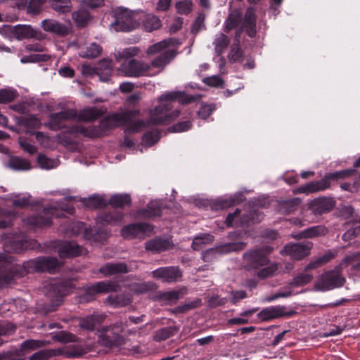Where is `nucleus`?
<instances>
[{"label": "nucleus", "mask_w": 360, "mask_h": 360, "mask_svg": "<svg viewBox=\"0 0 360 360\" xmlns=\"http://www.w3.org/2000/svg\"><path fill=\"white\" fill-rule=\"evenodd\" d=\"M61 265L56 257H38L23 263L22 266L15 265L11 267L8 274L4 275L1 278L6 284H11L16 278L24 276L26 274L35 271H54Z\"/></svg>", "instance_id": "7ed1b4c3"}, {"label": "nucleus", "mask_w": 360, "mask_h": 360, "mask_svg": "<svg viewBox=\"0 0 360 360\" xmlns=\"http://www.w3.org/2000/svg\"><path fill=\"white\" fill-rule=\"evenodd\" d=\"M246 243L243 242H234L226 243L217 248H210L202 253V257L204 262L212 261L217 255L225 254L233 251H239L244 249Z\"/></svg>", "instance_id": "4468645a"}, {"label": "nucleus", "mask_w": 360, "mask_h": 360, "mask_svg": "<svg viewBox=\"0 0 360 360\" xmlns=\"http://www.w3.org/2000/svg\"><path fill=\"white\" fill-rule=\"evenodd\" d=\"M229 39L226 34L219 33L216 35L213 41V45L215 53L217 56H220L224 52L229 44Z\"/></svg>", "instance_id": "c9c22d12"}, {"label": "nucleus", "mask_w": 360, "mask_h": 360, "mask_svg": "<svg viewBox=\"0 0 360 360\" xmlns=\"http://www.w3.org/2000/svg\"><path fill=\"white\" fill-rule=\"evenodd\" d=\"M52 338L53 340L62 343L75 342L77 341V338L75 335L66 331H60L53 335Z\"/></svg>", "instance_id": "3c124183"}, {"label": "nucleus", "mask_w": 360, "mask_h": 360, "mask_svg": "<svg viewBox=\"0 0 360 360\" xmlns=\"http://www.w3.org/2000/svg\"><path fill=\"white\" fill-rule=\"evenodd\" d=\"M256 22L257 18L254 8H248L243 17L240 8L231 9L229 16L224 22V31L229 32L231 30L240 27L236 33V40H238V38L240 37L243 31H245L250 37H254L257 33Z\"/></svg>", "instance_id": "f03ea898"}, {"label": "nucleus", "mask_w": 360, "mask_h": 360, "mask_svg": "<svg viewBox=\"0 0 360 360\" xmlns=\"http://www.w3.org/2000/svg\"><path fill=\"white\" fill-rule=\"evenodd\" d=\"M202 304L200 299H196L191 302L186 303L176 307V311L180 313H185L191 309L197 308Z\"/></svg>", "instance_id": "e2e57ef3"}, {"label": "nucleus", "mask_w": 360, "mask_h": 360, "mask_svg": "<svg viewBox=\"0 0 360 360\" xmlns=\"http://www.w3.org/2000/svg\"><path fill=\"white\" fill-rule=\"evenodd\" d=\"M35 247V241L25 236H9L4 239V248L6 252L21 253Z\"/></svg>", "instance_id": "9b49d317"}, {"label": "nucleus", "mask_w": 360, "mask_h": 360, "mask_svg": "<svg viewBox=\"0 0 360 360\" xmlns=\"http://www.w3.org/2000/svg\"><path fill=\"white\" fill-rule=\"evenodd\" d=\"M214 241V236L209 233H202L193 238L192 248L193 250H199L204 248V245L212 243Z\"/></svg>", "instance_id": "58836bf2"}, {"label": "nucleus", "mask_w": 360, "mask_h": 360, "mask_svg": "<svg viewBox=\"0 0 360 360\" xmlns=\"http://www.w3.org/2000/svg\"><path fill=\"white\" fill-rule=\"evenodd\" d=\"M51 344L49 340H27L20 345L21 350L25 354L31 351L38 349Z\"/></svg>", "instance_id": "2f4dec72"}, {"label": "nucleus", "mask_w": 360, "mask_h": 360, "mask_svg": "<svg viewBox=\"0 0 360 360\" xmlns=\"http://www.w3.org/2000/svg\"><path fill=\"white\" fill-rule=\"evenodd\" d=\"M18 96V91L12 88L0 89V103L13 102Z\"/></svg>", "instance_id": "8fccbe9b"}, {"label": "nucleus", "mask_w": 360, "mask_h": 360, "mask_svg": "<svg viewBox=\"0 0 360 360\" xmlns=\"http://www.w3.org/2000/svg\"><path fill=\"white\" fill-rule=\"evenodd\" d=\"M30 195L28 194H19L13 197L12 204L16 207H25L30 204Z\"/></svg>", "instance_id": "4d7b16f0"}, {"label": "nucleus", "mask_w": 360, "mask_h": 360, "mask_svg": "<svg viewBox=\"0 0 360 360\" xmlns=\"http://www.w3.org/2000/svg\"><path fill=\"white\" fill-rule=\"evenodd\" d=\"M109 203L113 207H123L130 205L131 198L127 194L114 195L110 198Z\"/></svg>", "instance_id": "a18cd8bd"}, {"label": "nucleus", "mask_w": 360, "mask_h": 360, "mask_svg": "<svg viewBox=\"0 0 360 360\" xmlns=\"http://www.w3.org/2000/svg\"><path fill=\"white\" fill-rule=\"evenodd\" d=\"M202 304L200 299H196L191 302L186 303L176 307V311L180 313H185L191 309L197 308Z\"/></svg>", "instance_id": "0e129e2a"}, {"label": "nucleus", "mask_w": 360, "mask_h": 360, "mask_svg": "<svg viewBox=\"0 0 360 360\" xmlns=\"http://www.w3.org/2000/svg\"><path fill=\"white\" fill-rule=\"evenodd\" d=\"M60 350L53 349H42L34 353L29 357V360H48L52 356L59 354Z\"/></svg>", "instance_id": "37998d69"}, {"label": "nucleus", "mask_w": 360, "mask_h": 360, "mask_svg": "<svg viewBox=\"0 0 360 360\" xmlns=\"http://www.w3.org/2000/svg\"><path fill=\"white\" fill-rule=\"evenodd\" d=\"M176 53L175 50L169 49L153 59L149 63V77H153L160 73L165 68L174 58Z\"/></svg>", "instance_id": "ddd939ff"}, {"label": "nucleus", "mask_w": 360, "mask_h": 360, "mask_svg": "<svg viewBox=\"0 0 360 360\" xmlns=\"http://www.w3.org/2000/svg\"><path fill=\"white\" fill-rule=\"evenodd\" d=\"M141 50L136 46H131L123 49L122 51H118L116 53L117 58H131L136 56L139 54Z\"/></svg>", "instance_id": "bf43d9fd"}, {"label": "nucleus", "mask_w": 360, "mask_h": 360, "mask_svg": "<svg viewBox=\"0 0 360 360\" xmlns=\"http://www.w3.org/2000/svg\"><path fill=\"white\" fill-rule=\"evenodd\" d=\"M84 248L75 242L63 241L58 247V254L60 258L77 257L83 254Z\"/></svg>", "instance_id": "412c9836"}, {"label": "nucleus", "mask_w": 360, "mask_h": 360, "mask_svg": "<svg viewBox=\"0 0 360 360\" xmlns=\"http://www.w3.org/2000/svg\"><path fill=\"white\" fill-rule=\"evenodd\" d=\"M105 319V314H94L80 319L79 326L84 330L92 331L94 330L96 326L103 323Z\"/></svg>", "instance_id": "a878e982"}, {"label": "nucleus", "mask_w": 360, "mask_h": 360, "mask_svg": "<svg viewBox=\"0 0 360 360\" xmlns=\"http://www.w3.org/2000/svg\"><path fill=\"white\" fill-rule=\"evenodd\" d=\"M193 3L191 0H184L176 4V8L181 14H187L192 10Z\"/></svg>", "instance_id": "680f3d73"}, {"label": "nucleus", "mask_w": 360, "mask_h": 360, "mask_svg": "<svg viewBox=\"0 0 360 360\" xmlns=\"http://www.w3.org/2000/svg\"><path fill=\"white\" fill-rule=\"evenodd\" d=\"M172 42V39L162 40L148 46L146 53L148 56L156 54L167 49Z\"/></svg>", "instance_id": "c03bdc74"}, {"label": "nucleus", "mask_w": 360, "mask_h": 360, "mask_svg": "<svg viewBox=\"0 0 360 360\" xmlns=\"http://www.w3.org/2000/svg\"><path fill=\"white\" fill-rule=\"evenodd\" d=\"M271 252L269 247L252 250L244 254L243 258L250 268H262L257 273L259 278H265L273 276L278 270L276 263H271L268 259V255Z\"/></svg>", "instance_id": "423d86ee"}, {"label": "nucleus", "mask_w": 360, "mask_h": 360, "mask_svg": "<svg viewBox=\"0 0 360 360\" xmlns=\"http://www.w3.org/2000/svg\"><path fill=\"white\" fill-rule=\"evenodd\" d=\"M143 15H140V24L143 23V28L147 32H152L161 26V21L158 17L153 14H146L143 11H139Z\"/></svg>", "instance_id": "bb28decb"}, {"label": "nucleus", "mask_w": 360, "mask_h": 360, "mask_svg": "<svg viewBox=\"0 0 360 360\" xmlns=\"http://www.w3.org/2000/svg\"><path fill=\"white\" fill-rule=\"evenodd\" d=\"M327 233L328 229L326 226L322 225H318L303 230L300 233L299 236L300 238H311L314 237L324 236Z\"/></svg>", "instance_id": "72a5a7b5"}, {"label": "nucleus", "mask_w": 360, "mask_h": 360, "mask_svg": "<svg viewBox=\"0 0 360 360\" xmlns=\"http://www.w3.org/2000/svg\"><path fill=\"white\" fill-rule=\"evenodd\" d=\"M101 51L102 48L100 45L91 43L85 49H82L79 52V55L82 58H95L101 55Z\"/></svg>", "instance_id": "e433bc0d"}, {"label": "nucleus", "mask_w": 360, "mask_h": 360, "mask_svg": "<svg viewBox=\"0 0 360 360\" xmlns=\"http://www.w3.org/2000/svg\"><path fill=\"white\" fill-rule=\"evenodd\" d=\"M153 232V226L148 223H136L122 228L121 234L125 239L144 238Z\"/></svg>", "instance_id": "f8f14e48"}, {"label": "nucleus", "mask_w": 360, "mask_h": 360, "mask_svg": "<svg viewBox=\"0 0 360 360\" xmlns=\"http://www.w3.org/2000/svg\"><path fill=\"white\" fill-rule=\"evenodd\" d=\"M115 21L110 24V28L116 32H129L140 25L139 11H131L126 8H117L114 12Z\"/></svg>", "instance_id": "0eeeda50"}, {"label": "nucleus", "mask_w": 360, "mask_h": 360, "mask_svg": "<svg viewBox=\"0 0 360 360\" xmlns=\"http://www.w3.org/2000/svg\"><path fill=\"white\" fill-rule=\"evenodd\" d=\"M156 285L151 282L136 283L131 286V290L136 294H142L153 290Z\"/></svg>", "instance_id": "5fc2aeb1"}, {"label": "nucleus", "mask_w": 360, "mask_h": 360, "mask_svg": "<svg viewBox=\"0 0 360 360\" xmlns=\"http://www.w3.org/2000/svg\"><path fill=\"white\" fill-rule=\"evenodd\" d=\"M105 112V110L103 108H98L96 107H90L83 109L79 112H77V117L75 120L91 122L101 117Z\"/></svg>", "instance_id": "393cba45"}, {"label": "nucleus", "mask_w": 360, "mask_h": 360, "mask_svg": "<svg viewBox=\"0 0 360 360\" xmlns=\"http://www.w3.org/2000/svg\"><path fill=\"white\" fill-rule=\"evenodd\" d=\"M242 51L238 44H234L231 46V49L229 53V59L231 62H240L242 58Z\"/></svg>", "instance_id": "052dcab7"}, {"label": "nucleus", "mask_w": 360, "mask_h": 360, "mask_svg": "<svg viewBox=\"0 0 360 360\" xmlns=\"http://www.w3.org/2000/svg\"><path fill=\"white\" fill-rule=\"evenodd\" d=\"M184 94L181 91H170L161 95L158 98L159 105L149 111V118L147 122L141 120H133L139 115V110H128L108 115L102 120L98 126L84 127L75 125L70 129L71 134H81L84 136L94 138L104 134L103 127L112 128L122 125H127L129 132H138L148 125L167 124L176 118L179 112L172 109V102L179 101L181 103L191 102V98H184Z\"/></svg>", "instance_id": "f257e3e1"}, {"label": "nucleus", "mask_w": 360, "mask_h": 360, "mask_svg": "<svg viewBox=\"0 0 360 360\" xmlns=\"http://www.w3.org/2000/svg\"><path fill=\"white\" fill-rule=\"evenodd\" d=\"M124 217L122 212L112 210V212H104L101 213L98 219L103 224H116L120 222Z\"/></svg>", "instance_id": "7c9ffc66"}, {"label": "nucleus", "mask_w": 360, "mask_h": 360, "mask_svg": "<svg viewBox=\"0 0 360 360\" xmlns=\"http://www.w3.org/2000/svg\"><path fill=\"white\" fill-rule=\"evenodd\" d=\"M58 350H60L59 354H63L68 358L80 357L86 353L84 349L77 345H71Z\"/></svg>", "instance_id": "79ce46f5"}, {"label": "nucleus", "mask_w": 360, "mask_h": 360, "mask_svg": "<svg viewBox=\"0 0 360 360\" xmlns=\"http://www.w3.org/2000/svg\"><path fill=\"white\" fill-rule=\"evenodd\" d=\"M120 288V285L116 281H99L88 287L84 293L81 296L80 301L88 302L94 299L97 293H108L116 292Z\"/></svg>", "instance_id": "9d476101"}, {"label": "nucleus", "mask_w": 360, "mask_h": 360, "mask_svg": "<svg viewBox=\"0 0 360 360\" xmlns=\"http://www.w3.org/2000/svg\"><path fill=\"white\" fill-rule=\"evenodd\" d=\"M215 110L214 105L212 104H202L200 108L198 111L199 117L202 119H206L210 114Z\"/></svg>", "instance_id": "774afa93"}, {"label": "nucleus", "mask_w": 360, "mask_h": 360, "mask_svg": "<svg viewBox=\"0 0 360 360\" xmlns=\"http://www.w3.org/2000/svg\"><path fill=\"white\" fill-rule=\"evenodd\" d=\"M43 29L49 32L58 35H65L68 33V28L54 20H44L41 22Z\"/></svg>", "instance_id": "cd10ccee"}, {"label": "nucleus", "mask_w": 360, "mask_h": 360, "mask_svg": "<svg viewBox=\"0 0 360 360\" xmlns=\"http://www.w3.org/2000/svg\"><path fill=\"white\" fill-rule=\"evenodd\" d=\"M335 255L331 251H328L325 253L323 256H321L316 259L311 261L309 264L306 266L307 270L315 269L319 266H321L329 261H330L333 258H334Z\"/></svg>", "instance_id": "ea45409f"}, {"label": "nucleus", "mask_w": 360, "mask_h": 360, "mask_svg": "<svg viewBox=\"0 0 360 360\" xmlns=\"http://www.w3.org/2000/svg\"><path fill=\"white\" fill-rule=\"evenodd\" d=\"M183 289L179 290H171L160 295V299L167 304H175L184 295Z\"/></svg>", "instance_id": "a19ab883"}, {"label": "nucleus", "mask_w": 360, "mask_h": 360, "mask_svg": "<svg viewBox=\"0 0 360 360\" xmlns=\"http://www.w3.org/2000/svg\"><path fill=\"white\" fill-rule=\"evenodd\" d=\"M67 287L61 283H51L48 286L47 296L53 304L58 305L61 303L63 297L67 295Z\"/></svg>", "instance_id": "5701e85b"}, {"label": "nucleus", "mask_w": 360, "mask_h": 360, "mask_svg": "<svg viewBox=\"0 0 360 360\" xmlns=\"http://www.w3.org/2000/svg\"><path fill=\"white\" fill-rule=\"evenodd\" d=\"M309 270H304L294 277L290 283V285L300 287L309 283L313 280V274L309 272Z\"/></svg>", "instance_id": "4c0bfd02"}, {"label": "nucleus", "mask_w": 360, "mask_h": 360, "mask_svg": "<svg viewBox=\"0 0 360 360\" xmlns=\"http://www.w3.org/2000/svg\"><path fill=\"white\" fill-rule=\"evenodd\" d=\"M242 194H238L229 198L220 199L217 201V205L221 209L233 206L242 201Z\"/></svg>", "instance_id": "603ef678"}, {"label": "nucleus", "mask_w": 360, "mask_h": 360, "mask_svg": "<svg viewBox=\"0 0 360 360\" xmlns=\"http://www.w3.org/2000/svg\"><path fill=\"white\" fill-rule=\"evenodd\" d=\"M77 117V110L68 109L57 113L50 115L49 122L46 124L52 130H58L63 127V123L68 120H75Z\"/></svg>", "instance_id": "f3484780"}, {"label": "nucleus", "mask_w": 360, "mask_h": 360, "mask_svg": "<svg viewBox=\"0 0 360 360\" xmlns=\"http://www.w3.org/2000/svg\"><path fill=\"white\" fill-rule=\"evenodd\" d=\"M46 0H30L27 11L28 13L37 14L40 12L42 5L46 2Z\"/></svg>", "instance_id": "338daca9"}, {"label": "nucleus", "mask_w": 360, "mask_h": 360, "mask_svg": "<svg viewBox=\"0 0 360 360\" xmlns=\"http://www.w3.org/2000/svg\"><path fill=\"white\" fill-rule=\"evenodd\" d=\"M120 73L128 77H149V63L143 60L131 59L122 63L118 69Z\"/></svg>", "instance_id": "1a4fd4ad"}, {"label": "nucleus", "mask_w": 360, "mask_h": 360, "mask_svg": "<svg viewBox=\"0 0 360 360\" xmlns=\"http://www.w3.org/2000/svg\"><path fill=\"white\" fill-rule=\"evenodd\" d=\"M288 315L284 306L276 305L263 309L258 313L257 317L262 321H268Z\"/></svg>", "instance_id": "aec40b11"}, {"label": "nucleus", "mask_w": 360, "mask_h": 360, "mask_svg": "<svg viewBox=\"0 0 360 360\" xmlns=\"http://www.w3.org/2000/svg\"><path fill=\"white\" fill-rule=\"evenodd\" d=\"M160 139V132L157 130L146 133L142 139V144L146 146H151Z\"/></svg>", "instance_id": "864d4df0"}, {"label": "nucleus", "mask_w": 360, "mask_h": 360, "mask_svg": "<svg viewBox=\"0 0 360 360\" xmlns=\"http://www.w3.org/2000/svg\"><path fill=\"white\" fill-rule=\"evenodd\" d=\"M75 199L74 197H68L64 199V202H54L46 207L38 206L37 215H33L24 219L25 224L32 227H44L51 224V218L53 217H61L63 216V212L72 214L75 208L72 205L65 203V202Z\"/></svg>", "instance_id": "20e7f679"}, {"label": "nucleus", "mask_w": 360, "mask_h": 360, "mask_svg": "<svg viewBox=\"0 0 360 360\" xmlns=\"http://www.w3.org/2000/svg\"><path fill=\"white\" fill-rule=\"evenodd\" d=\"M8 30L13 37L18 40L34 38L38 40L44 39V34L39 30L33 29L30 25H18L14 27L9 26Z\"/></svg>", "instance_id": "dca6fc26"}, {"label": "nucleus", "mask_w": 360, "mask_h": 360, "mask_svg": "<svg viewBox=\"0 0 360 360\" xmlns=\"http://www.w3.org/2000/svg\"><path fill=\"white\" fill-rule=\"evenodd\" d=\"M359 256V253L348 255L333 269L324 271L314 283V288L319 291H328L343 286L346 282V279L342 274L343 266L352 264L353 266L356 265L360 267V262L355 263L356 259Z\"/></svg>", "instance_id": "39448f33"}, {"label": "nucleus", "mask_w": 360, "mask_h": 360, "mask_svg": "<svg viewBox=\"0 0 360 360\" xmlns=\"http://www.w3.org/2000/svg\"><path fill=\"white\" fill-rule=\"evenodd\" d=\"M153 278L165 283H174L182 277V271L177 266L160 267L151 272Z\"/></svg>", "instance_id": "2eb2a0df"}, {"label": "nucleus", "mask_w": 360, "mask_h": 360, "mask_svg": "<svg viewBox=\"0 0 360 360\" xmlns=\"http://www.w3.org/2000/svg\"><path fill=\"white\" fill-rule=\"evenodd\" d=\"M37 163L41 169H51L58 165V160L48 158L45 155L39 154L37 158Z\"/></svg>", "instance_id": "09e8293b"}, {"label": "nucleus", "mask_w": 360, "mask_h": 360, "mask_svg": "<svg viewBox=\"0 0 360 360\" xmlns=\"http://www.w3.org/2000/svg\"><path fill=\"white\" fill-rule=\"evenodd\" d=\"M311 245L309 242L288 244L284 247L283 252L292 259L299 260L309 255Z\"/></svg>", "instance_id": "a211bd4d"}, {"label": "nucleus", "mask_w": 360, "mask_h": 360, "mask_svg": "<svg viewBox=\"0 0 360 360\" xmlns=\"http://www.w3.org/2000/svg\"><path fill=\"white\" fill-rule=\"evenodd\" d=\"M72 18L78 26L83 27L89 21L90 16L86 11L79 10L72 13Z\"/></svg>", "instance_id": "6e6d98bb"}, {"label": "nucleus", "mask_w": 360, "mask_h": 360, "mask_svg": "<svg viewBox=\"0 0 360 360\" xmlns=\"http://www.w3.org/2000/svg\"><path fill=\"white\" fill-rule=\"evenodd\" d=\"M132 301L129 294L122 293L110 295L106 298V303L113 307H122L129 304Z\"/></svg>", "instance_id": "c85d7f7f"}, {"label": "nucleus", "mask_w": 360, "mask_h": 360, "mask_svg": "<svg viewBox=\"0 0 360 360\" xmlns=\"http://www.w3.org/2000/svg\"><path fill=\"white\" fill-rule=\"evenodd\" d=\"M51 6L56 12L65 13L70 11V0H51Z\"/></svg>", "instance_id": "de8ad7c7"}, {"label": "nucleus", "mask_w": 360, "mask_h": 360, "mask_svg": "<svg viewBox=\"0 0 360 360\" xmlns=\"http://www.w3.org/2000/svg\"><path fill=\"white\" fill-rule=\"evenodd\" d=\"M191 127L190 121H184L178 122L168 129L169 132H184L188 130Z\"/></svg>", "instance_id": "69168bd1"}, {"label": "nucleus", "mask_w": 360, "mask_h": 360, "mask_svg": "<svg viewBox=\"0 0 360 360\" xmlns=\"http://www.w3.org/2000/svg\"><path fill=\"white\" fill-rule=\"evenodd\" d=\"M330 186V181L326 174L320 181L308 183L300 186L298 189L300 193H312L326 190Z\"/></svg>", "instance_id": "4be33fe9"}, {"label": "nucleus", "mask_w": 360, "mask_h": 360, "mask_svg": "<svg viewBox=\"0 0 360 360\" xmlns=\"http://www.w3.org/2000/svg\"><path fill=\"white\" fill-rule=\"evenodd\" d=\"M176 333V327H165L155 332L154 339L158 342L164 341L173 336Z\"/></svg>", "instance_id": "49530a36"}, {"label": "nucleus", "mask_w": 360, "mask_h": 360, "mask_svg": "<svg viewBox=\"0 0 360 360\" xmlns=\"http://www.w3.org/2000/svg\"><path fill=\"white\" fill-rule=\"evenodd\" d=\"M334 206L332 199L326 197L316 198L308 203L309 209L314 214H321L330 211Z\"/></svg>", "instance_id": "6ab92c4d"}, {"label": "nucleus", "mask_w": 360, "mask_h": 360, "mask_svg": "<svg viewBox=\"0 0 360 360\" xmlns=\"http://www.w3.org/2000/svg\"><path fill=\"white\" fill-rule=\"evenodd\" d=\"M129 271V269L127 265L124 262L106 263L98 269V272L105 277L119 274H126Z\"/></svg>", "instance_id": "b1692460"}, {"label": "nucleus", "mask_w": 360, "mask_h": 360, "mask_svg": "<svg viewBox=\"0 0 360 360\" xmlns=\"http://www.w3.org/2000/svg\"><path fill=\"white\" fill-rule=\"evenodd\" d=\"M127 323L122 321L104 328L100 332V341L105 346L121 345L124 343V338L121 335Z\"/></svg>", "instance_id": "6e6552de"}, {"label": "nucleus", "mask_w": 360, "mask_h": 360, "mask_svg": "<svg viewBox=\"0 0 360 360\" xmlns=\"http://www.w3.org/2000/svg\"><path fill=\"white\" fill-rule=\"evenodd\" d=\"M7 165L11 169L18 171L30 170L32 168L30 161L17 156L11 157Z\"/></svg>", "instance_id": "473e14b6"}, {"label": "nucleus", "mask_w": 360, "mask_h": 360, "mask_svg": "<svg viewBox=\"0 0 360 360\" xmlns=\"http://www.w3.org/2000/svg\"><path fill=\"white\" fill-rule=\"evenodd\" d=\"M171 243L168 239L155 238L146 243V249L152 252H162L169 249Z\"/></svg>", "instance_id": "c756f323"}, {"label": "nucleus", "mask_w": 360, "mask_h": 360, "mask_svg": "<svg viewBox=\"0 0 360 360\" xmlns=\"http://www.w3.org/2000/svg\"><path fill=\"white\" fill-rule=\"evenodd\" d=\"M161 209L157 202H151L146 209H143L137 212V217L139 218H150L160 216Z\"/></svg>", "instance_id": "f704fd0d"}, {"label": "nucleus", "mask_w": 360, "mask_h": 360, "mask_svg": "<svg viewBox=\"0 0 360 360\" xmlns=\"http://www.w3.org/2000/svg\"><path fill=\"white\" fill-rule=\"evenodd\" d=\"M83 204L91 208H96L101 207L104 205V200L102 197L99 195H93L86 199H83Z\"/></svg>", "instance_id": "13d9d810"}]
</instances>
